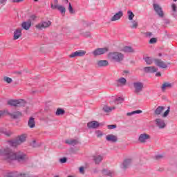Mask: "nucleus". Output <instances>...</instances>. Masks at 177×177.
Here are the masks:
<instances>
[{
  "label": "nucleus",
  "instance_id": "nucleus-55",
  "mask_svg": "<svg viewBox=\"0 0 177 177\" xmlns=\"http://www.w3.org/2000/svg\"><path fill=\"white\" fill-rule=\"evenodd\" d=\"M24 0H12L14 3H19V2H23Z\"/></svg>",
  "mask_w": 177,
  "mask_h": 177
},
{
  "label": "nucleus",
  "instance_id": "nucleus-56",
  "mask_svg": "<svg viewBox=\"0 0 177 177\" xmlns=\"http://www.w3.org/2000/svg\"><path fill=\"white\" fill-rule=\"evenodd\" d=\"M156 77H161V73H160V72L156 73Z\"/></svg>",
  "mask_w": 177,
  "mask_h": 177
},
{
  "label": "nucleus",
  "instance_id": "nucleus-54",
  "mask_svg": "<svg viewBox=\"0 0 177 177\" xmlns=\"http://www.w3.org/2000/svg\"><path fill=\"white\" fill-rule=\"evenodd\" d=\"M7 1H8V0H0V3L1 5H5Z\"/></svg>",
  "mask_w": 177,
  "mask_h": 177
},
{
  "label": "nucleus",
  "instance_id": "nucleus-63",
  "mask_svg": "<svg viewBox=\"0 0 177 177\" xmlns=\"http://www.w3.org/2000/svg\"><path fill=\"white\" fill-rule=\"evenodd\" d=\"M55 2H57V0H55Z\"/></svg>",
  "mask_w": 177,
  "mask_h": 177
},
{
  "label": "nucleus",
  "instance_id": "nucleus-27",
  "mask_svg": "<svg viewBox=\"0 0 177 177\" xmlns=\"http://www.w3.org/2000/svg\"><path fill=\"white\" fill-rule=\"evenodd\" d=\"M28 124L30 128H34V127H35V120L34 118H30L28 120Z\"/></svg>",
  "mask_w": 177,
  "mask_h": 177
},
{
  "label": "nucleus",
  "instance_id": "nucleus-29",
  "mask_svg": "<svg viewBox=\"0 0 177 177\" xmlns=\"http://www.w3.org/2000/svg\"><path fill=\"white\" fill-rule=\"evenodd\" d=\"M35 28L37 29V30H44L45 29V26L44 25V22L41 21L39 22V24H36L35 25Z\"/></svg>",
  "mask_w": 177,
  "mask_h": 177
},
{
  "label": "nucleus",
  "instance_id": "nucleus-21",
  "mask_svg": "<svg viewBox=\"0 0 177 177\" xmlns=\"http://www.w3.org/2000/svg\"><path fill=\"white\" fill-rule=\"evenodd\" d=\"M97 66L98 67H106L109 66V61L107 60H99L97 62Z\"/></svg>",
  "mask_w": 177,
  "mask_h": 177
},
{
  "label": "nucleus",
  "instance_id": "nucleus-30",
  "mask_svg": "<svg viewBox=\"0 0 177 177\" xmlns=\"http://www.w3.org/2000/svg\"><path fill=\"white\" fill-rule=\"evenodd\" d=\"M115 107H110L108 106H104L103 107V111H105V113H110V111H111L112 110H115Z\"/></svg>",
  "mask_w": 177,
  "mask_h": 177
},
{
  "label": "nucleus",
  "instance_id": "nucleus-14",
  "mask_svg": "<svg viewBox=\"0 0 177 177\" xmlns=\"http://www.w3.org/2000/svg\"><path fill=\"white\" fill-rule=\"evenodd\" d=\"M154 63L156 66L160 67V68H167V67H168L167 64H165V62H164L161 59H155Z\"/></svg>",
  "mask_w": 177,
  "mask_h": 177
},
{
  "label": "nucleus",
  "instance_id": "nucleus-62",
  "mask_svg": "<svg viewBox=\"0 0 177 177\" xmlns=\"http://www.w3.org/2000/svg\"><path fill=\"white\" fill-rule=\"evenodd\" d=\"M174 2H176L177 0H174Z\"/></svg>",
  "mask_w": 177,
  "mask_h": 177
},
{
  "label": "nucleus",
  "instance_id": "nucleus-39",
  "mask_svg": "<svg viewBox=\"0 0 177 177\" xmlns=\"http://www.w3.org/2000/svg\"><path fill=\"white\" fill-rule=\"evenodd\" d=\"M68 11L71 15H74V13H75V10H74V8H73L71 3H68Z\"/></svg>",
  "mask_w": 177,
  "mask_h": 177
},
{
  "label": "nucleus",
  "instance_id": "nucleus-8",
  "mask_svg": "<svg viewBox=\"0 0 177 177\" xmlns=\"http://www.w3.org/2000/svg\"><path fill=\"white\" fill-rule=\"evenodd\" d=\"M155 125H156L159 129H164L167 127V123L162 118H156L155 120Z\"/></svg>",
  "mask_w": 177,
  "mask_h": 177
},
{
  "label": "nucleus",
  "instance_id": "nucleus-16",
  "mask_svg": "<svg viewBox=\"0 0 177 177\" xmlns=\"http://www.w3.org/2000/svg\"><path fill=\"white\" fill-rule=\"evenodd\" d=\"M106 139L107 142H111L112 143H115L118 140V138L116 136H114L113 134H109L106 136Z\"/></svg>",
  "mask_w": 177,
  "mask_h": 177
},
{
  "label": "nucleus",
  "instance_id": "nucleus-45",
  "mask_svg": "<svg viewBox=\"0 0 177 177\" xmlns=\"http://www.w3.org/2000/svg\"><path fill=\"white\" fill-rule=\"evenodd\" d=\"M102 174H103V175H106L107 176H111V172H110L107 170H103Z\"/></svg>",
  "mask_w": 177,
  "mask_h": 177
},
{
  "label": "nucleus",
  "instance_id": "nucleus-37",
  "mask_svg": "<svg viewBox=\"0 0 177 177\" xmlns=\"http://www.w3.org/2000/svg\"><path fill=\"white\" fill-rule=\"evenodd\" d=\"M17 171H11L9 173H7L6 175V177H16L17 176Z\"/></svg>",
  "mask_w": 177,
  "mask_h": 177
},
{
  "label": "nucleus",
  "instance_id": "nucleus-42",
  "mask_svg": "<svg viewBox=\"0 0 177 177\" xmlns=\"http://www.w3.org/2000/svg\"><path fill=\"white\" fill-rule=\"evenodd\" d=\"M10 114L8 110L0 111V117Z\"/></svg>",
  "mask_w": 177,
  "mask_h": 177
},
{
  "label": "nucleus",
  "instance_id": "nucleus-44",
  "mask_svg": "<svg viewBox=\"0 0 177 177\" xmlns=\"http://www.w3.org/2000/svg\"><path fill=\"white\" fill-rule=\"evenodd\" d=\"M3 81H5V82H7V84H10L12 80V78H10V77H4Z\"/></svg>",
  "mask_w": 177,
  "mask_h": 177
},
{
  "label": "nucleus",
  "instance_id": "nucleus-43",
  "mask_svg": "<svg viewBox=\"0 0 177 177\" xmlns=\"http://www.w3.org/2000/svg\"><path fill=\"white\" fill-rule=\"evenodd\" d=\"M13 118H19V117H21V112H16L15 115H11Z\"/></svg>",
  "mask_w": 177,
  "mask_h": 177
},
{
  "label": "nucleus",
  "instance_id": "nucleus-52",
  "mask_svg": "<svg viewBox=\"0 0 177 177\" xmlns=\"http://www.w3.org/2000/svg\"><path fill=\"white\" fill-rule=\"evenodd\" d=\"M79 171H80V174H85V170H84V167H80Z\"/></svg>",
  "mask_w": 177,
  "mask_h": 177
},
{
  "label": "nucleus",
  "instance_id": "nucleus-49",
  "mask_svg": "<svg viewBox=\"0 0 177 177\" xmlns=\"http://www.w3.org/2000/svg\"><path fill=\"white\" fill-rule=\"evenodd\" d=\"M163 156L162 155H161V154H158V155H156V156H155V158L156 159V160H161V158H163Z\"/></svg>",
  "mask_w": 177,
  "mask_h": 177
},
{
  "label": "nucleus",
  "instance_id": "nucleus-53",
  "mask_svg": "<svg viewBox=\"0 0 177 177\" xmlns=\"http://www.w3.org/2000/svg\"><path fill=\"white\" fill-rule=\"evenodd\" d=\"M171 9H172L173 12H176V5L172 4Z\"/></svg>",
  "mask_w": 177,
  "mask_h": 177
},
{
  "label": "nucleus",
  "instance_id": "nucleus-28",
  "mask_svg": "<svg viewBox=\"0 0 177 177\" xmlns=\"http://www.w3.org/2000/svg\"><path fill=\"white\" fill-rule=\"evenodd\" d=\"M165 109V107H164V106H158L155 110V114H156V115H160V114H161V113H162V111H164Z\"/></svg>",
  "mask_w": 177,
  "mask_h": 177
},
{
  "label": "nucleus",
  "instance_id": "nucleus-57",
  "mask_svg": "<svg viewBox=\"0 0 177 177\" xmlns=\"http://www.w3.org/2000/svg\"><path fill=\"white\" fill-rule=\"evenodd\" d=\"M151 35H152L151 32L147 33V37H151Z\"/></svg>",
  "mask_w": 177,
  "mask_h": 177
},
{
  "label": "nucleus",
  "instance_id": "nucleus-4",
  "mask_svg": "<svg viewBox=\"0 0 177 177\" xmlns=\"http://www.w3.org/2000/svg\"><path fill=\"white\" fill-rule=\"evenodd\" d=\"M26 139H27V134H22L18 137L17 140H11L9 143L11 146L16 147V146L23 143V142H26Z\"/></svg>",
  "mask_w": 177,
  "mask_h": 177
},
{
  "label": "nucleus",
  "instance_id": "nucleus-46",
  "mask_svg": "<svg viewBox=\"0 0 177 177\" xmlns=\"http://www.w3.org/2000/svg\"><path fill=\"white\" fill-rule=\"evenodd\" d=\"M108 129H114L117 128V125L115 124H110L107 126Z\"/></svg>",
  "mask_w": 177,
  "mask_h": 177
},
{
  "label": "nucleus",
  "instance_id": "nucleus-5",
  "mask_svg": "<svg viewBox=\"0 0 177 177\" xmlns=\"http://www.w3.org/2000/svg\"><path fill=\"white\" fill-rule=\"evenodd\" d=\"M151 139V136L149 134L143 133L138 136V142L140 143H147Z\"/></svg>",
  "mask_w": 177,
  "mask_h": 177
},
{
  "label": "nucleus",
  "instance_id": "nucleus-24",
  "mask_svg": "<svg viewBox=\"0 0 177 177\" xmlns=\"http://www.w3.org/2000/svg\"><path fill=\"white\" fill-rule=\"evenodd\" d=\"M66 145H71V146H75V145H78V140L75 139H68L65 141Z\"/></svg>",
  "mask_w": 177,
  "mask_h": 177
},
{
  "label": "nucleus",
  "instance_id": "nucleus-18",
  "mask_svg": "<svg viewBox=\"0 0 177 177\" xmlns=\"http://www.w3.org/2000/svg\"><path fill=\"white\" fill-rule=\"evenodd\" d=\"M21 27L24 30H30L31 28V19H29L27 21H24L21 24Z\"/></svg>",
  "mask_w": 177,
  "mask_h": 177
},
{
  "label": "nucleus",
  "instance_id": "nucleus-20",
  "mask_svg": "<svg viewBox=\"0 0 177 177\" xmlns=\"http://www.w3.org/2000/svg\"><path fill=\"white\" fill-rule=\"evenodd\" d=\"M116 82L118 86H124L127 84V79L120 77L116 81Z\"/></svg>",
  "mask_w": 177,
  "mask_h": 177
},
{
  "label": "nucleus",
  "instance_id": "nucleus-23",
  "mask_svg": "<svg viewBox=\"0 0 177 177\" xmlns=\"http://www.w3.org/2000/svg\"><path fill=\"white\" fill-rule=\"evenodd\" d=\"M0 133H3L6 136H10L12 135V131L10 130H7L6 128H0Z\"/></svg>",
  "mask_w": 177,
  "mask_h": 177
},
{
  "label": "nucleus",
  "instance_id": "nucleus-40",
  "mask_svg": "<svg viewBox=\"0 0 177 177\" xmlns=\"http://www.w3.org/2000/svg\"><path fill=\"white\" fill-rule=\"evenodd\" d=\"M95 133L97 138H102V136H103V131H102L100 130H96L95 131Z\"/></svg>",
  "mask_w": 177,
  "mask_h": 177
},
{
  "label": "nucleus",
  "instance_id": "nucleus-33",
  "mask_svg": "<svg viewBox=\"0 0 177 177\" xmlns=\"http://www.w3.org/2000/svg\"><path fill=\"white\" fill-rule=\"evenodd\" d=\"M66 111L63 109H57L55 112L56 115H63Z\"/></svg>",
  "mask_w": 177,
  "mask_h": 177
},
{
  "label": "nucleus",
  "instance_id": "nucleus-9",
  "mask_svg": "<svg viewBox=\"0 0 177 177\" xmlns=\"http://www.w3.org/2000/svg\"><path fill=\"white\" fill-rule=\"evenodd\" d=\"M153 9L156 13H157V15L159 16V17H164V11H162V8H161V6H160V5L154 3Z\"/></svg>",
  "mask_w": 177,
  "mask_h": 177
},
{
  "label": "nucleus",
  "instance_id": "nucleus-60",
  "mask_svg": "<svg viewBox=\"0 0 177 177\" xmlns=\"http://www.w3.org/2000/svg\"><path fill=\"white\" fill-rule=\"evenodd\" d=\"M35 1V2H38V0H34Z\"/></svg>",
  "mask_w": 177,
  "mask_h": 177
},
{
  "label": "nucleus",
  "instance_id": "nucleus-12",
  "mask_svg": "<svg viewBox=\"0 0 177 177\" xmlns=\"http://www.w3.org/2000/svg\"><path fill=\"white\" fill-rule=\"evenodd\" d=\"M100 125H102V124L95 120L91 121L87 124V127L89 129H96L97 128H99Z\"/></svg>",
  "mask_w": 177,
  "mask_h": 177
},
{
  "label": "nucleus",
  "instance_id": "nucleus-31",
  "mask_svg": "<svg viewBox=\"0 0 177 177\" xmlns=\"http://www.w3.org/2000/svg\"><path fill=\"white\" fill-rule=\"evenodd\" d=\"M141 113H142L141 110H136V111H132V112L127 113V115L128 117H131V115H133L135 114H141Z\"/></svg>",
  "mask_w": 177,
  "mask_h": 177
},
{
  "label": "nucleus",
  "instance_id": "nucleus-1",
  "mask_svg": "<svg viewBox=\"0 0 177 177\" xmlns=\"http://www.w3.org/2000/svg\"><path fill=\"white\" fill-rule=\"evenodd\" d=\"M0 156L4 158L7 162H12L16 160L18 162H26L28 160V157L26 153L21 151L14 152L9 148L0 149Z\"/></svg>",
  "mask_w": 177,
  "mask_h": 177
},
{
  "label": "nucleus",
  "instance_id": "nucleus-2",
  "mask_svg": "<svg viewBox=\"0 0 177 177\" xmlns=\"http://www.w3.org/2000/svg\"><path fill=\"white\" fill-rule=\"evenodd\" d=\"M125 56L124 54L120 52H111L108 54V59L111 60V62H115L116 63H121Z\"/></svg>",
  "mask_w": 177,
  "mask_h": 177
},
{
  "label": "nucleus",
  "instance_id": "nucleus-41",
  "mask_svg": "<svg viewBox=\"0 0 177 177\" xmlns=\"http://www.w3.org/2000/svg\"><path fill=\"white\" fill-rule=\"evenodd\" d=\"M171 111V106L167 107V110L163 113L162 117L165 118V117H168V114Z\"/></svg>",
  "mask_w": 177,
  "mask_h": 177
},
{
  "label": "nucleus",
  "instance_id": "nucleus-15",
  "mask_svg": "<svg viewBox=\"0 0 177 177\" xmlns=\"http://www.w3.org/2000/svg\"><path fill=\"white\" fill-rule=\"evenodd\" d=\"M21 31L23 30L21 28H17L14 31L13 40L16 41V39H19L20 37H21Z\"/></svg>",
  "mask_w": 177,
  "mask_h": 177
},
{
  "label": "nucleus",
  "instance_id": "nucleus-10",
  "mask_svg": "<svg viewBox=\"0 0 177 177\" xmlns=\"http://www.w3.org/2000/svg\"><path fill=\"white\" fill-rule=\"evenodd\" d=\"M86 55V51L85 50H77L74 53H72L70 55L69 57H82V56H85Z\"/></svg>",
  "mask_w": 177,
  "mask_h": 177
},
{
  "label": "nucleus",
  "instance_id": "nucleus-25",
  "mask_svg": "<svg viewBox=\"0 0 177 177\" xmlns=\"http://www.w3.org/2000/svg\"><path fill=\"white\" fill-rule=\"evenodd\" d=\"M122 50V52H124L126 53H132L135 52V50L132 48V47L129 46H124Z\"/></svg>",
  "mask_w": 177,
  "mask_h": 177
},
{
  "label": "nucleus",
  "instance_id": "nucleus-61",
  "mask_svg": "<svg viewBox=\"0 0 177 177\" xmlns=\"http://www.w3.org/2000/svg\"><path fill=\"white\" fill-rule=\"evenodd\" d=\"M68 177H73V176H68Z\"/></svg>",
  "mask_w": 177,
  "mask_h": 177
},
{
  "label": "nucleus",
  "instance_id": "nucleus-11",
  "mask_svg": "<svg viewBox=\"0 0 177 177\" xmlns=\"http://www.w3.org/2000/svg\"><path fill=\"white\" fill-rule=\"evenodd\" d=\"M51 8L52 9H57L60 13H62V16H64L66 15V8L63 6H59L57 4H51Z\"/></svg>",
  "mask_w": 177,
  "mask_h": 177
},
{
  "label": "nucleus",
  "instance_id": "nucleus-26",
  "mask_svg": "<svg viewBox=\"0 0 177 177\" xmlns=\"http://www.w3.org/2000/svg\"><path fill=\"white\" fill-rule=\"evenodd\" d=\"M103 160V156L101 155H96L93 157V160L95 161V164H99L102 162Z\"/></svg>",
  "mask_w": 177,
  "mask_h": 177
},
{
  "label": "nucleus",
  "instance_id": "nucleus-17",
  "mask_svg": "<svg viewBox=\"0 0 177 177\" xmlns=\"http://www.w3.org/2000/svg\"><path fill=\"white\" fill-rule=\"evenodd\" d=\"M158 69L156 66H147L144 68L145 73H156Z\"/></svg>",
  "mask_w": 177,
  "mask_h": 177
},
{
  "label": "nucleus",
  "instance_id": "nucleus-19",
  "mask_svg": "<svg viewBox=\"0 0 177 177\" xmlns=\"http://www.w3.org/2000/svg\"><path fill=\"white\" fill-rule=\"evenodd\" d=\"M131 164H132V159H126L124 162L123 164L122 165V168L123 169H126V168H128V167H129L131 165Z\"/></svg>",
  "mask_w": 177,
  "mask_h": 177
},
{
  "label": "nucleus",
  "instance_id": "nucleus-13",
  "mask_svg": "<svg viewBox=\"0 0 177 177\" xmlns=\"http://www.w3.org/2000/svg\"><path fill=\"white\" fill-rule=\"evenodd\" d=\"M122 16H124V12L119 11L111 18V21H117V20H120Z\"/></svg>",
  "mask_w": 177,
  "mask_h": 177
},
{
  "label": "nucleus",
  "instance_id": "nucleus-6",
  "mask_svg": "<svg viewBox=\"0 0 177 177\" xmlns=\"http://www.w3.org/2000/svg\"><path fill=\"white\" fill-rule=\"evenodd\" d=\"M135 93H140L143 91L144 84L142 82H135L133 83Z\"/></svg>",
  "mask_w": 177,
  "mask_h": 177
},
{
  "label": "nucleus",
  "instance_id": "nucleus-47",
  "mask_svg": "<svg viewBox=\"0 0 177 177\" xmlns=\"http://www.w3.org/2000/svg\"><path fill=\"white\" fill-rule=\"evenodd\" d=\"M83 37H85L86 38H88V37H91V32H86L82 34Z\"/></svg>",
  "mask_w": 177,
  "mask_h": 177
},
{
  "label": "nucleus",
  "instance_id": "nucleus-32",
  "mask_svg": "<svg viewBox=\"0 0 177 177\" xmlns=\"http://www.w3.org/2000/svg\"><path fill=\"white\" fill-rule=\"evenodd\" d=\"M127 16H128L129 20L132 21L133 20V17H135V14H133V12H132L131 10H128Z\"/></svg>",
  "mask_w": 177,
  "mask_h": 177
},
{
  "label": "nucleus",
  "instance_id": "nucleus-59",
  "mask_svg": "<svg viewBox=\"0 0 177 177\" xmlns=\"http://www.w3.org/2000/svg\"><path fill=\"white\" fill-rule=\"evenodd\" d=\"M65 1H66V3H68V0H65Z\"/></svg>",
  "mask_w": 177,
  "mask_h": 177
},
{
  "label": "nucleus",
  "instance_id": "nucleus-34",
  "mask_svg": "<svg viewBox=\"0 0 177 177\" xmlns=\"http://www.w3.org/2000/svg\"><path fill=\"white\" fill-rule=\"evenodd\" d=\"M138 26H139V23L138 22V21L134 20L131 22V26L130 27L131 28L136 29L138 28Z\"/></svg>",
  "mask_w": 177,
  "mask_h": 177
},
{
  "label": "nucleus",
  "instance_id": "nucleus-48",
  "mask_svg": "<svg viewBox=\"0 0 177 177\" xmlns=\"http://www.w3.org/2000/svg\"><path fill=\"white\" fill-rule=\"evenodd\" d=\"M156 42H157V39L156 38H151L149 40V44H156Z\"/></svg>",
  "mask_w": 177,
  "mask_h": 177
},
{
  "label": "nucleus",
  "instance_id": "nucleus-22",
  "mask_svg": "<svg viewBox=\"0 0 177 177\" xmlns=\"http://www.w3.org/2000/svg\"><path fill=\"white\" fill-rule=\"evenodd\" d=\"M173 84L170 82H165L162 84L161 86L162 91H165L166 89H169V88H172Z\"/></svg>",
  "mask_w": 177,
  "mask_h": 177
},
{
  "label": "nucleus",
  "instance_id": "nucleus-7",
  "mask_svg": "<svg viewBox=\"0 0 177 177\" xmlns=\"http://www.w3.org/2000/svg\"><path fill=\"white\" fill-rule=\"evenodd\" d=\"M109 52V48H98L93 51V56H100L102 55H104V53H107Z\"/></svg>",
  "mask_w": 177,
  "mask_h": 177
},
{
  "label": "nucleus",
  "instance_id": "nucleus-51",
  "mask_svg": "<svg viewBox=\"0 0 177 177\" xmlns=\"http://www.w3.org/2000/svg\"><path fill=\"white\" fill-rule=\"evenodd\" d=\"M31 20H32L33 21H37V16H35L34 15H31L30 16V21H31Z\"/></svg>",
  "mask_w": 177,
  "mask_h": 177
},
{
  "label": "nucleus",
  "instance_id": "nucleus-58",
  "mask_svg": "<svg viewBox=\"0 0 177 177\" xmlns=\"http://www.w3.org/2000/svg\"><path fill=\"white\" fill-rule=\"evenodd\" d=\"M158 56L161 57V56H162V54L159 53V54H158Z\"/></svg>",
  "mask_w": 177,
  "mask_h": 177
},
{
  "label": "nucleus",
  "instance_id": "nucleus-38",
  "mask_svg": "<svg viewBox=\"0 0 177 177\" xmlns=\"http://www.w3.org/2000/svg\"><path fill=\"white\" fill-rule=\"evenodd\" d=\"M43 24L44 25L45 28H48V27H50V25L52 24V22L50 21H42Z\"/></svg>",
  "mask_w": 177,
  "mask_h": 177
},
{
  "label": "nucleus",
  "instance_id": "nucleus-36",
  "mask_svg": "<svg viewBox=\"0 0 177 177\" xmlns=\"http://www.w3.org/2000/svg\"><path fill=\"white\" fill-rule=\"evenodd\" d=\"M144 60L148 65L153 64V59H151V57H145L144 58Z\"/></svg>",
  "mask_w": 177,
  "mask_h": 177
},
{
  "label": "nucleus",
  "instance_id": "nucleus-50",
  "mask_svg": "<svg viewBox=\"0 0 177 177\" xmlns=\"http://www.w3.org/2000/svg\"><path fill=\"white\" fill-rule=\"evenodd\" d=\"M59 161H60V162H61L62 164H64L65 162H67V158H61V159L59 160Z\"/></svg>",
  "mask_w": 177,
  "mask_h": 177
},
{
  "label": "nucleus",
  "instance_id": "nucleus-3",
  "mask_svg": "<svg viewBox=\"0 0 177 177\" xmlns=\"http://www.w3.org/2000/svg\"><path fill=\"white\" fill-rule=\"evenodd\" d=\"M7 104L12 107H24L26 101L24 100H9L7 102Z\"/></svg>",
  "mask_w": 177,
  "mask_h": 177
},
{
  "label": "nucleus",
  "instance_id": "nucleus-35",
  "mask_svg": "<svg viewBox=\"0 0 177 177\" xmlns=\"http://www.w3.org/2000/svg\"><path fill=\"white\" fill-rule=\"evenodd\" d=\"M124 102V98L121 97H116L115 100V104H121Z\"/></svg>",
  "mask_w": 177,
  "mask_h": 177
}]
</instances>
